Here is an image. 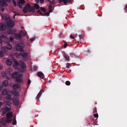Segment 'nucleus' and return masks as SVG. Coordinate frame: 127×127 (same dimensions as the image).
Here are the masks:
<instances>
[{
	"mask_svg": "<svg viewBox=\"0 0 127 127\" xmlns=\"http://www.w3.org/2000/svg\"><path fill=\"white\" fill-rule=\"evenodd\" d=\"M3 42L2 40L0 37V49L2 47V45L1 43Z\"/></svg>",
	"mask_w": 127,
	"mask_h": 127,
	"instance_id": "f704fd0d",
	"label": "nucleus"
},
{
	"mask_svg": "<svg viewBox=\"0 0 127 127\" xmlns=\"http://www.w3.org/2000/svg\"><path fill=\"white\" fill-rule=\"evenodd\" d=\"M13 103L15 105H17L19 104V102L18 100L15 99L13 100Z\"/></svg>",
	"mask_w": 127,
	"mask_h": 127,
	"instance_id": "4be33fe9",
	"label": "nucleus"
},
{
	"mask_svg": "<svg viewBox=\"0 0 127 127\" xmlns=\"http://www.w3.org/2000/svg\"><path fill=\"white\" fill-rule=\"evenodd\" d=\"M12 104V103L10 102H8L7 103V104L8 105H11Z\"/></svg>",
	"mask_w": 127,
	"mask_h": 127,
	"instance_id": "864d4df0",
	"label": "nucleus"
},
{
	"mask_svg": "<svg viewBox=\"0 0 127 127\" xmlns=\"http://www.w3.org/2000/svg\"><path fill=\"white\" fill-rule=\"evenodd\" d=\"M12 60L8 59L6 62V64L8 66H10L12 64Z\"/></svg>",
	"mask_w": 127,
	"mask_h": 127,
	"instance_id": "4468645a",
	"label": "nucleus"
},
{
	"mask_svg": "<svg viewBox=\"0 0 127 127\" xmlns=\"http://www.w3.org/2000/svg\"><path fill=\"white\" fill-rule=\"evenodd\" d=\"M7 25L9 27H12L14 26L15 24L14 22H12L11 19L8 20L7 21L6 20Z\"/></svg>",
	"mask_w": 127,
	"mask_h": 127,
	"instance_id": "39448f33",
	"label": "nucleus"
},
{
	"mask_svg": "<svg viewBox=\"0 0 127 127\" xmlns=\"http://www.w3.org/2000/svg\"><path fill=\"white\" fill-rule=\"evenodd\" d=\"M50 3L51 4L54 5L55 3V2L53 1H50Z\"/></svg>",
	"mask_w": 127,
	"mask_h": 127,
	"instance_id": "58836bf2",
	"label": "nucleus"
},
{
	"mask_svg": "<svg viewBox=\"0 0 127 127\" xmlns=\"http://www.w3.org/2000/svg\"><path fill=\"white\" fill-rule=\"evenodd\" d=\"M7 93V89H4L2 90L1 94L2 95H6Z\"/></svg>",
	"mask_w": 127,
	"mask_h": 127,
	"instance_id": "412c9836",
	"label": "nucleus"
},
{
	"mask_svg": "<svg viewBox=\"0 0 127 127\" xmlns=\"http://www.w3.org/2000/svg\"><path fill=\"white\" fill-rule=\"evenodd\" d=\"M6 47L7 49H10L12 48V46L11 45L8 44L6 45Z\"/></svg>",
	"mask_w": 127,
	"mask_h": 127,
	"instance_id": "bb28decb",
	"label": "nucleus"
},
{
	"mask_svg": "<svg viewBox=\"0 0 127 127\" xmlns=\"http://www.w3.org/2000/svg\"><path fill=\"white\" fill-rule=\"evenodd\" d=\"M0 30L4 31L6 29V26L5 25H4L3 23H1L0 24Z\"/></svg>",
	"mask_w": 127,
	"mask_h": 127,
	"instance_id": "f8f14e48",
	"label": "nucleus"
},
{
	"mask_svg": "<svg viewBox=\"0 0 127 127\" xmlns=\"http://www.w3.org/2000/svg\"><path fill=\"white\" fill-rule=\"evenodd\" d=\"M127 11V5H126V7H125Z\"/></svg>",
	"mask_w": 127,
	"mask_h": 127,
	"instance_id": "774afa93",
	"label": "nucleus"
},
{
	"mask_svg": "<svg viewBox=\"0 0 127 127\" xmlns=\"http://www.w3.org/2000/svg\"><path fill=\"white\" fill-rule=\"evenodd\" d=\"M7 121H8V123H10L11 122V121H12V119H9V120H7Z\"/></svg>",
	"mask_w": 127,
	"mask_h": 127,
	"instance_id": "603ef678",
	"label": "nucleus"
},
{
	"mask_svg": "<svg viewBox=\"0 0 127 127\" xmlns=\"http://www.w3.org/2000/svg\"><path fill=\"white\" fill-rule=\"evenodd\" d=\"M37 67L36 66H34L33 67V69L34 71H36L37 70Z\"/></svg>",
	"mask_w": 127,
	"mask_h": 127,
	"instance_id": "37998d69",
	"label": "nucleus"
},
{
	"mask_svg": "<svg viewBox=\"0 0 127 127\" xmlns=\"http://www.w3.org/2000/svg\"><path fill=\"white\" fill-rule=\"evenodd\" d=\"M40 3L41 4L42 3L44 2V0H39Z\"/></svg>",
	"mask_w": 127,
	"mask_h": 127,
	"instance_id": "5fc2aeb1",
	"label": "nucleus"
},
{
	"mask_svg": "<svg viewBox=\"0 0 127 127\" xmlns=\"http://www.w3.org/2000/svg\"><path fill=\"white\" fill-rule=\"evenodd\" d=\"M15 49L17 51L24 52L23 48L24 46V44L22 42H20L15 45Z\"/></svg>",
	"mask_w": 127,
	"mask_h": 127,
	"instance_id": "7ed1b4c3",
	"label": "nucleus"
},
{
	"mask_svg": "<svg viewBox=\"0 0 127 127\" xmlns=\"http://www.w3.org/2000/svg\"><path fill=\"white\" fill-rule=\"evenodd\" d=\"M21 54V53H20L19 54L17 53H16L15 54V55H16V58H19L20 56H21V55H20Z\"/></svg>",
	"mask_w": 127,
	"mask_h": 127,
	"instance_id": "c85d7f7f",
	"label": "nucleus"
},
{
	"mask_svg": "<svg viewBox=\"0 0 127 127\" xmlns=\"http://www.w3.org/2000/svg\"><path fill=\"white\" fill-rule=\"evenodd\" d=\"M5 98L8 101H10L11 100V95L9 94H8L6 95Z\"/></svg>",
	"mask_w": 127,
	"mask_h": 127,
	"instance_id": "aec40b11",
	"label": "nucleus"
},
{
	"mask_svg": "<svg viewBox=\"0 0 127 127\" xmlns=\"http://www.w3.org/2000/svg\"><path fill=\"white\" fill-rule=\"evenodd\" d=\"M4 55L2 51H0V57H3Z\"/></svg>",
	"mask_w": 127,
	"mask_h": 127,
	"instance_id": "2f4dec72",
	"label": "nucleus"
},
{
	"mask_svg": "<svg viewBox=\"0 0 127 127\" xmlns=\"http://www.w3.org/2000/svg\"><path fill=\"white\" fill-rule=\"evenodd\" d=\"M82 36L83 35L82 34H80L79 35V37L80 39H82Z\"/></svg>",
	"mask_w": 127,
	"mask_h": 127,
	"instance_id": "09e8293b",
	"label": "nucleus"
},
{
	"mask_svg": "<svg viewBox=\"0 0 127 127\" xmlns=\"http://www.w3.org/2000/svg\"><path fill=\"white\" fill-rule=\"evenodd\" d=\"M37 76L42 79L44 77V74L42 72H39L38 73Z\"/></svg>",
	"mask_w": 127,
	"mask_h": 127,
	"instance_id": "f3484780",
	"label": "nucleus"
},
{
	"mask_svg": "<svg viewBox=\"0 0 127 127\" xmlns=\"http://www.w3.org/2000/svg\"><path fill=\"white\" fill-rule=\"evenodd\" d=\"M12 2L15 6H16L17 4L15 0H12Z\"/></svg>",
	"mask_w": 127,
	"mask_h": 127,
	"instance_id": "c9c22d12",
	"label": "nucleus"
},
{
	"mask_svg": "<svg viewBox=\"0 0 127 127\" xmlns=\"http://www.w3.org/2000/svg\"><path fill=\"white\" fill-rule=\"evenodd\" d=\"M15 31L14 30H10L8 32V33L9 34H12L14 33Z\"/></svg>",
	"mask_w": 127,
	"mask_h": 127,
	"instance_id": "393cba45",
	"label": "nucleus"
},
{
	"mask_svg": "<svg viewBox=\"0 0 127 127\" xmlns=\"http://www.w3.org/2000/svg\"><path fill=\"white\" fill-rule=\"evenodd\" d=\"M16 123V121L15 119H13L12 122V124L13 125H15Z\"/></svg>",
	"mask_w": 127,
	"mask_h": 127,
	"instance_id": "c756f323",
	"label": "nucleus"
},
{
	"mask_svg": "<svg viewBox=\"0 0 127 127\" xmlns=\"http://www.w3.org/2000/svg\"><path fill=\"white\" fill-rule=\"evenodd\" d=\"M62 54L63 56L65 58V60L67 61H69V56L68 55H67L64 52H62Z\"/></svg>",
	"mask_w": 127,
	"mask_h": 127,
	"instance_id": "6e6552de",
	"label": "nucleus"
},
{
	"mask_svg": "<svg viewBox=\"0 0 127 127\" xmlns=\"http://www.w3.org/2000/svg\"><path fill=\"white\" fill-rule=\"evenodd\" d=\"M63 0H59V1L60 3H61Z\"/></svg>",
	"mask_w": 127,
	"mask_h": 127,
	"instance_id": "e2e57ef3",
	"label": "nucleus"
},
{
	"mask_svg": "<svg viewBox=\"0 0 127 127\" xmlns=\"http://www.w3.org/2000/svg\"><path fill=\"white\" fill-rule=\"evenodd\" d=\"M2 11H3L4 10V8H2V9H1Z\"/></svg>",
	"mask_w": 127,
	"mask_h": 127,
	"instance_id": "69168bd1",
	"label": "nucleus"
},
{
	"mask_svg": "<svg viewBox=\"0 0 127 127\" xmlns=\"http://www.w3.org/2000/svg\"><path fill=\"white\" fill-rule=\"evenodd\" d=\"M15 36L16 37V38L17 39H19L21 38V35L17 33H16L15 34Z\"/></svg>",
	"mask_w": 127,
	"mask_h": 127,
	"instance_id": "a878e982",
	"label": "nucleus"
},
{
	"mask_svg": "<svg viewBox=\"0 0 127 127\" xmlns=\"http://www.w3.org/2000/svg\"><path fill=\"white\" fill-rule=\"evenodd\" d=\"M70 54L71 55L72 57L74 55H75V54H74L73 53H71Z\"/></svg>",
	"mask_w": 127,
	"mask_h": 127,
	"instance_id": "bf43d9fd",
	"label": "nucleus"
},
{
	"mask_svg": "<svg viewBox=\"0 0 127 127\" xmlns=\"http://www.w3.org/2000/svg\"><path fill=\"white\" fill-rule=\"evenodd\" d=\"M67 44H66V43H65L64 44V48H65L66 46L67 45Z\"/></svg>",
	"mask_w": 127,
	"mask_h": 127,
	"instance_id": "4d7b16f0",
	"label": "nucleus"
},
{
	"mask_svg": "<svg viewBox=\"0 0 127 127\" xmlns=\"http://www.w3.org/2000/svg\"><path fill=\"white\" fill-rule=\"evenodd\" d=\"M25 3V1L24 0H19V2H17V3L18 4H23Z\"/></svg>",
	"mask_w": 127,
	"mask_h": 127,
	"instance_id": "b1692460",
	"label": "nucleus"
},
{
	"mask_svg": "<svg viewBox=\"0 0 127 127\" xmlns=\"http://www.w3.org/2000/svg\"><path fill=\"white\" fill-rule=\"evenodd\" d=\"M12 60H13L14 62V61H17L15 59V58L14 57L12 58Z\"/></svg>",
	"mask_w": 127,
	"mask_h": 127,
	"instance_id": "052dcab7",
	"label": "nucleus"
},
{
	"mask_svg": "<svg viewBox=\"0 0 127 127\" xmlns=\"http://www.w3.org/2000/svg\"><path fill=\"white\" fill-rule=\"evenodd\" d=\"M31 83V81L30 79H29L28 81V85H29Z\"/></svg>",
	"mask_w": 127,
	"mask_h": 127,
	"instance_id": "de8ad7c7",
	"label": "nucleus"
},
{
	"mask_svg": "<svg viewBox=\"0 0 127 127\" xmlns=\"http://www.w3.org/2000/svg\"><path fill=\"white\" fill-rule=\"evenodd\" d=\"M7 119H5L4 120L2 119L1 121V123L4 126H6V123H8Z\"/></svg>",
	"mask_w": 127,
	"mask_h": 127,
	"instance_id": "2eb2a0df",
	"label": "nucleus"
},
{
	"mask_svg": "<svg viewBox=\"0 0 127 127\" xmlns=\"http://www.w3.org/2000/svg\"><path fill=\"white\" fill-rule=\"evenodd\" d=\"M12 77L13 78H16V79H15L16 81L19 83H21L23 79L22 75L19 74L17 72H14L12 75Z\"/></svg>",
	"mask_w": 127,
	"mask_h": 127,
	"instance_id": "f257e3e1",
	"label": "nucleus"
},
{
	"mask_svg": "<svg viewBox=\"0 0 127 127\" xmlns=\"http://www.w3.org/2000/svg\"><path fill=\"white\" fill-rule=\"evenodd\" d=\"M35 38L34 37H33V38H31L30 39V40L31 42L33 41H34V40Z\"/></svg>",
	"mask_w": 127,
	"mask_h": 127,
	"instance_id": "79ce46f5",
	"label": "nucleus"
},
{
	"mask_svg": "<svg viewBox=\"0 0 127 127\" xmlns=\"http://www.w3.org/2000/svg\"><path fill=\"white\" fill-rule=\"evenodd\" d=\"M16 16V15H15L14 14L13 16V18H14V19H15V16Z\"/></svg>",
	"mask_w": 127,
	"mask_h": 127,
	"instance_id": "338daca9",
	"label": "nucleus"
},
{
	"mask_svg": "<svg viewBox=\"0 0 127 127\" xmlns=\"http://www.w3.org/2000/svg\"><path fill=\"white\" fill-rule=\"evenodd\" d=\"M94 118L93 117V118H91L90 119V122H89V124H92V125L94 124Z\"/></svg>",
	"mask_w": 127,
	"mask_h": 127,
	"instance_id": "5701e85b",
	"label": "nucleus"
},
{
	"mask_svg": "<svg viewBox=\"0 0 127 127\" xmlns=\"http://www.w3.org/2000/svg\"><path fill=\"white\" fill-rule=\"evenodd\" d=\"M3 89L2 87L1 86H0V92Z\"/></svg>",
	"mask_w": 127,
	"mask_h": 127,
	"instance_id": "13d9d810",
	"label": "nucleus"
},
{
	"mask_svg": "<svg viewBox=\"0 0 127 127\" xmlns=\"http://www.w3.org/2000/svg\"><path fill=\"white\" fill-rule=\"evenodd\" d=\"M37 13L39 14H41L42 16H44V15L43 14H42L41 12V11L40 10H39L37 11Z\"/></svg>",
	"mask_w": 127,
	"mask_h": 127,
	"instance_id": "e433bc0d",
	"label": "nucleus"
},
{
	"mask_svg": "<svg viewBox=\"0 0 127 127\" xmlns=\"http://www.w3.org/2000/svg\"><path fill=\"white\" fill-rule=\"evenodd\" d=\"M21 56L23 58L24 60H26L28 59V53L27 52L21 54Z\"/></svg>",
	"mask_w": 127,
	"mask_h": 127,
	"instance_id": "0eeeda50",
	"label": "nucleus"
},
{
	"mask_svg": "<svg viewBox=\"0 0 127 127\" xmlns=\"http://www.w3.org/2000/svg\"><path fill=\"white\" fill-rule=\"evenodd\" d=\"M52 5H50L49 6L48 8L49 10H51L52 8Z\"/></svg>",
	"mask_w": 127,
	"mask_h": 127,
	"instance_id": "a18cd8bd",
	"label": "nucleus"
},
{
	"mask_svg": "<svg viewBox=\"0 0 127 127\" xmlns=\"http://www.w3.org/2000/svg\"><path fill=\"white\" fill-rule=\"evenodd\" d=\"M19 34H20L23 35H25L26 34V33H24L22 31H21L20 32Z\"/></svg>",
	"mask_w": 127,
	"mask_h": 127,
	"instance_id": "72a5a7b5",
	"label": "nucleus"
},
{
	"mask_svg": "<svg viewBox=\"0 0 127 127\" xmlns=\"http://www.w3.org/2000/svg\"><path fill=\"white\" fill-rule=\"evenodd\" d=\"M10 110L11 109L9 108L6 107L5 108H1L0 110V112L1 115L4 116L6 113L9 112Z\"/></svg>",
	"mask_w": 127,
	"mask_h": 127,
	"instance_id": "20e7f679",
	"label": "nucleus"
},
{
	"mask_svg": "<svg viewBox=\"0 0 127 127\" xmlns=\"http://www.w3.org/2000/svg\"><path fill=\"white\" fill-rule=\"evenodd\" d=\"M39 0H35L36 2V3H38L39 2Z\"/></svg>",
	"mask_w": 127,
	"mask_h": 127,
	"instance_id": "0e129e2a",
	"label": "nucleus"
},
{
	"mask_svg": "<svg viewBox=\"0 0 127 127\" xmlns=\"http://www.w3.org/2000/svg\"><path fill=\"white\" fill-rule=\"evenodd\" d=\"M11 2V0H0V4L2 5H5L7 7L8 6V4L6 2L9 3Z\"/></svg>",
	"mask_w": 127,
	"mask_h": 127,
	"instance_id": "423d86ee",
	"label": "nucleus"
},
{
	"mask_svg": "<svg viewBox=\"0 0 127 127\" xmlns=\"http://www.w3.org/2000/svg\"><path fill=\"white\" fill-rule=\"evenodd\" d=\"M66 67L67 68H69L70 67V65H69V63H67L66 64Z\"/></svg>",
	"mask_w": 127,
	"mask_h": 127,
	"instance_id": "8fccbe9b",
	"label": "nucleus"
},
{
	"mask_svg": "<svg viewBox=\"0 0 127 127\" xmlns=\"http://www.w3.org/2000/svg\"><path fill=\"white\" fill-rule=\"evenodd\" d=\"M93 112L94 113H96L97 112V109L95 107L94 109Z\"/></svg>",
	"mask_w": 127,
	"mask_h": 127,
	"instance_id": "4c0bfd02",
	"label": "nucleus"
},
{
	"mask_svg": "<svg viewBox=\"0 0 127 127\" xmlns=\"http://www.w3.org/2000/svg\"><path fill=\"white\" fill-rule=\"evenodd\" d=\"M67 0H63L62 1L63 2L64 4H66L67 3Z\"/></svg>",
	"mask_w": 127,
	"mask_h": 127,
	"instance_id": "3c124183",
	"label": "nucleus"
},
{
	"mask_svg": "<svg viewBox=\"0 0 127 127\" xmlns=\"http://www.w3.org/2000/svg\"><path fill=\"white\" fill-rule=\"evenodd\" d=\"M35 10L34 7H32L29 3H27L25 7L23 8V11L25 13H26L27 12L34 13Z\"/></svg>",
	"mask_w": 127,
	"mask_h": 127,
	"instance_id": "f03ea898",
	"label": "nucleus"
},
{
	"mask_svg": "<svg viewBox=\"0 0 127 127\" xmlns=\"http://www.w3.org/2000/svg\"><path fill=\"white\" fill-rule=\"evenodd\" d=\"M13 94L15 96H17L19 95L18 93L16 91L14 90L12 92Z\"/></svg>",
	"mask_w": 127,
	"mask_h": 127,
	"instance_id": "6ab92c4d",
	"label": "nucleus"
},
{
	"mask_svg": "<svg viewBox=\"0 0 127 127\" xmlns=\"http://www.w3.org/2000/svg\"><path fill=\"white\" fill-rule=\"evenodd\" d=\"M20 85L18 83H17L13 85L12 88L13 89H19L20 87Z\"/></svg>",
	"mask_w": 127,
	"mask_h": 127,
	"instance_id": "ddd939ff",
	"label": "nucleus"
},
{
	"mask_svg": "<svg viewBox=\"0 0 127 127\" xmlns=\"http://www.w3.org/2000/svg\"><path fill=\"white\" fill-rule=\"evenodd\" d=\"M65 84L66 85L69 86L70 84V82L69 81H67L65 82Z\"/></svg>",
	"mask_w": 127,
	"mask_h": 127,
	"instance_id": "7c9ffc66",
	"label": "nucleus"
},
{
	"mask_svg": "<svg viewBox=\"0 0 127 127\" xmlns=\"http://www.w3.org/2000/svg\"><path fill=\"white\" fill-rule=\"evenodd\" d=\"M44 16L45 15H46L47 16H48L49 15V12H47L46 13H45V14H44Z\"/></svg>",
	"mask_w": 127,
	"mask_h": 127,
	"instance_id": "49530a36",
	"label": "nucleus"
},
{
	"mask_svg": "<svg viewBox=\"0 0 127 127\" xmlns=\"http://www.w3.org/2000/svg\"><path fill=\"white\" fill-rule=\"evenodd\" d=\"M6 118L7 119H9L13 116L12 113L11 112L7 113L6 114Z\"/></svg>",
	"mask_w": 127,
	"mask_h": 127,
	"instance_id": "a211bd4d",
	"label": "nucleus"
},
{
	"mask_svg": "<svg viewBox=\"0 0 127 127\" xmlns=\"http://www.w3.org/2000/svg\"><path fill=\"white\" fill-rule=\"evenodd\" d=\"M70 37L71 38H72L73 39L74 38V37H73V36L72 35H70Z\"/></svg>",
	"mask_w": 127,
	"mask_h": 127,
	"instance_id": "6e6d98bb",
	"label": "nucleus"
},
{
	"mask_svg": "<svg viewBox=\"0 0 127 127\" xmlns=\"http://www.w3.org/2000/svg\"><path fill=\"white\" fill-rule=\"evenodd\" d=\"M44 92L43 89L41 90L40 91L39 93H38L37 95V96L36 98V99L38 100H39V98L41 96V95L42 93Z\"/></svg>",
	"mask_w": 127,
	"mask_h": 127,
	"instance_id": "9b49d317",
	"label": "nucleus"
},
{
	"mask_svg": "<svg viewBox=\"0 0 127 127\" xmlns=\"http://www.w3.org/2000/svg\"><path fill=\"white\" fill-rule=\"evenodd\" d=\"M40 8L41 10L43 11L44 12H46V10L45 8L43 7H41Z\"/></svg>",
	"mask_w": 127,
	"mask_h": 127,
	"instance_id": "473e14b6",
	"label": "nucleus"
},
{
	"mask_svg": "<svg viewBox=\"0 0 127 127\" xmlns=\"http://www.w3.org/2000/svg\"><path fill=\"white\" fill-rule=\"evenodd\" d=\"M19 64L17 61H15L14 62V64L13 67L15 69H18V66L19 65Z\"/></svg>",
	"mask_w": 127,
	"mask_h": 127,
	"instance_id": "1a4fd4ad",
	"label": "nucleus"
},
{
	"mask_svg": "<svg viewBox=\"0 0 127 127\" xmlns=\"http://www.w3.org/2000/svg\"><path fill=\"white\" fill-rule=\"evenodd\" d=\"M3 104L2 102H0V107H1V106Z\"/></svg>",
	"mask_w": 127,
	"mask_h": 127,
	"instance_id": "680f3d73",
	"label": "nucleus"
},
{
	"mask_svg": "<svg viewBox=\"0 0 127 127\" xmlns=\"http://www.w3.org/2000/svg\"><path fill=\"white\" fill-rule=\"evenodd\" d=\"M2 84L3 86L6 87L8 86L9 84L7 81L5 80L2 82Z\"/></svg>",
	"mask_w": 127,
	"mask_h": 127,
	"instance_id": "dca6fc26",
	"label": "nucleus"
},
{
	"mask_svg": "<svg viewBox=\"0 0 127 127\" xmlns=\"http://www.w3.org/2000/svg\"><path fill=\"white\" fill-rule=\"evenodd\" d=\"M14 40V39L12 37H11L9 39V41L10 42H12Z\"/></svg>",
	"mask_w": 127,
	"mask_h": 127,
	"instance_id": "a19ab883",
	"label": "nucleus"
},
{
	"mask_svg": "<svg viewBox=\"0 0 127 127\" xmlns=\"http://www.w3.org/2000/svg\"><path fill=\"white\" fill-rule=\"evenodd\" d=\"M6 78L7 80H10L11 79V77L6 76Z\"/></svg>",
	"mask_w": 127,
	"mask_h": 127,
	"instance_id": "c03bdc74",
	"label": "nucleus"
},
{
	"mask_svg": "<svg viewBox=\"0 0 127 127\" xmlns=\"http://www.w3.org/2000/svg\"><path fill=\"white\" fill-rule=\"evenodd\" d=\"M94 116L96 118H97L98 117V115L97 113H95L94 115Z\"/></svg>",
	"mask_w": 127,
	"mask_h": 127,
	"instance_id": "ea45409f",
	"label": "nucleus"
},
{
	"mask_svg": "<svg viewBox=\"0 0 127 127\" xmlns=\"http://www.w3.org/2000/svg\"><path fill=\"white\" fill-rule=\"evenodd\" d=\"M19 64L21 67L22 68L24 69L26 67V66L23 62L22 61H20L19 62Z\"/></svg>",
	"mask_w": 127,
	"mask_h": 127,
	"instance_id": "9d476101",
	"label": "nucleus"
},
{
	"mask_svg": "<svg viewBox=\"0 0 127 127\" xmlns=\"http://www.w3.org/2000/svg\"><path fill=\"white\" fill-rule=\"evenodd\" d=\"M34 7L36 9H39V6L38 4L36 3L34 5Z\"/></svg>",
	"mask_w": 127,
	"mask_h": 127,
	"instance_id": "cd10ccee",
	"label": "nucleus"
}]
</instances>
